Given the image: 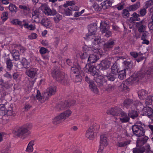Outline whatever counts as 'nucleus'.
<instances>
[{
    "label": "nucleus",
    "mask_w": 153,
    "mask_h": 153,
    "mask_svg": "<svg viewBox=\"0 0 153 153\" xmlns=\"http://www.w3.org/2000/svg\"><path fill=\"white\" fill-rule=\"evenodd\" d=\"M97 27L96 23L91 24L88 26V33L86 34L85 37L94 35L96 34L97 31Z\"/></svg>",
    "instance_id": "obj_15"
},
{
    "label": "nucleus",
    "mask_w": 153,
    "mask_h": 153,
    "mask_svg": "<svg viewBox=\"0 0 153 153\" xmlns=\"http://www.w3.org/2000/svg\"><path fill=\"white\" fill-rule=\"evenodd\" d=\"M140 7V3L139 2H137L135 4L130 6L128 8L129 11H134L136 10Z\"/></svg>",
    "instance_id": "obj_37"
},
{
    "label": "nucleus",
    "mask_w": 153,
    "mask_h": 153,
    "mask_svg": "<svg viewBox=\"0 0 153 153\" xmlns=\"http://www.w3.org/2000/svg\"><path fill=\"white\" fill-rule=\"evenodd\" d=\"M99 59V57L97 55V54H91L89 55L88 58L87 59L88 64H91V63H93L96 62Z\"/></svg>",
    "instance_id": "obj_23"
},
{
    "label": "nucleus",
    "mask_w": 153,
    "mask_h": 153,
    "mask_svg": "<svg viewBox=\"0 0 153 153\" xmlns=\"http://www.w3.org/2000/svg\"><path fill=\"white\" fill-rule=\"evenodd\" d=\"M137 138V146L143 147V146L145 144L149 139V137L146 136L143 137H140Z\"/></svg>",
    "instance_id": "obj_21"
},
{
    "label": "nucleus",
    "mask_w": 153,
    "mask_h": 153,
    "mask_svg": "<svg viewBox=\"0 0 153 153\" xmlns=\"http://www.w3.org/2000/svg\"><path fill=\"white\" fill-rule=\"evenodd\" d=\"M82 74H83L80 73V74H76L75 75V78L74 82H80L82 81V78L81 75Z\"/></svg>",
    "instance_id": "obj_48"
},
{
    "label": "nucleus",
    "mask_w": 153,
    "mask_h": 153,
    "mask_svg": "<svg viewBox=\"0 0 153 153\" xmlns=\"http://www.w3.org/2000/svg\"><path fill=\"white\" fill-rule=\"evenodd\" d=\"M109 23L107 21H102L100 23V31L102 33H104L105 31L109 30Z\"/></svg>",
    "instance_id": "obj_19"
},
{
    "label": "nucleus",
    "mask_w": 153,
    "mask_h": 153,
    "mask_svg": "<svg viewBox=\"0 0 153 153\" xmlns=\"http://www.w3.org/2000/svg\"><path fill=\"white\" fill-rule=\"evenodd\" d=\"M55 15H56V16L53 19L55 22L57 23L60 20L62 19V15H59L58 13H57V12L56 13V14Z\"/></svg>",
    "instance_id": "obj_50"
},
{
    "label": "nucleus",
    "mask_w": 153,
    "mask_h": 153,
    "mask_svg": "<svg viewBox=\"0 0 153 153\" xmlns=\"http://www.w3.org/2000/svg\"><path fill=\"white\" fill-rule=\"evenodd\" d=\"M130 142V141L129 140L123 142H120L118 143L117 145L119 147H123L129 144Z\"/></svg>",
    "instance_id": "obj_51"
},
{
    "label": "nucleus",
    "mask_w": 153,
    "mask_h": 153,
    "mask_svg": "<svg viewBox=\"0 0 153 153\" xmlns=\"http://www.w3.org/2000/svg\"><path fill=\"white\" fill-rule=\"evenodd\" d=\"M91 47H88L86 45L84 46L83 48V52L80 54V58L82 59H88L91 51Z\"/></svg>",
    "instance_id": "obj_12"
},
{
    "label": "nucleus",
    "mask_w": 153,
    "mask_h": 153,
    "mask_svg": "<svg viewBox=\"0 0 153 153\" xmlns=\"http://www.w3.org/2000/svg\"><path fill=\"white\" fill-rule=\"evenodd\" d=\"M146 145L145 147L137 146L133 149V153H143L144 152L146 153Z\"/></svg>",
    "instance_id": "obj_29"
},
{
    "label": "nucleus",
    "mask_w": 153,
    "mask_h": 153,
    "mask_svg": "<svg viewBox=\"0 0 153 153\" xmlns=\"http://www.w3.org/2000/svg\"><path fill=\"white\" fill-rule=\"evenodd\" d=\"M85 39L87 40H91L93 45H98L100 42L101 38L98 35H92L90 36L84 37Z\"/></svg>",
    "instance_id": "obj_14"
},
{
    "label": "nucleus",
    "mask_w": 153,
    "mask_h": 153,
    "mask_svg": "<svg viewBox=\"0 0 153 153\" xmlns=\"http://www.w3.org/2000/svg\"><path fill=\"white\" fill-rule=\"evenodd\" d=\"M149 2L148 3H146V8H144L141 9L140 11V16H144L146 14V8H147L149 4Z\"/></svg>",
    "instance_id": "obj_46"
},
{
    "label": "nucleus",
    "mask_w": 153,
    "mask_h": 153,
    "mask_svg": "<svg viewBox=\"0 0 153 153\" xmlns=\"http://www.w3.org/2000/svg\"><path fill=\"white\" fill-rule=\"evenodd\" d=\"M19 7L20 8L22 9L23 10L28 12L30 10V9L28 7L24 5H19Z\"/></svg>",
    "instance_id": "obj_56"
},
{
    "label": "nucleus",
    "mask_w": 153,
    "mask_h": 153,
    "mask_svg": "<svg viewBox=\"0 0 153 153\" xmlns=\"http://www.w3.org/2000/svg\"><path fill=\"white\" fill-rule=\"evenodd\" d=\"M97 77L95 79V82L97 84L98 86L101 89L104 88L106 85L107 80L104 77L102 76H96Z\"/></svg>",
    "instance_id": "obj_13"
},
{
    "label": "nucleus",
    "mask_w": 153,
    "mask_h": 153,
    "mask_svg": "<svg viewBox=\"0 0 153 153\" xmlns=\"http://www.w3.org/2000/svg\"><path fill=\"white\" fill-rule=\"evenodd\" d=\"M71 70V73L73 74H80V73L83 74L82 72H80L81 70L80 68L76 66L72 67Z\"/></svg>",
    "instance_id": "obj_39"
},
{
    "label": "nucleus",
    "mask_w": 153,
    "mask_h": 153,
    "mask_svg": "<svg viewBox=\"0 0 153 153\" xmlns=\"http://www.w3.org/2000/svg\"><path fill=\"white\" fill-rule=\"evenodd\" d=\"M100 146H105L108 145V140L107 136L106 135H102L100 136Z\"/></svg>",
    "instance_id": "obj_28"
},
{
    "label": "nucleus",
    "mask_w": 153,
    "mask_h": 153,
    "mask_svg": "<svg viewBox=\"0 0 153 153\" xmlns=\"http://www.w3.org/2000/svg\"><path fill=\"white\" fill-rule=\"evenodd\" d=\"M145 76H147L149 78L153 77V65L148 68L143 65L140 71L137 73L135 76L127 79L126 84L131 85L137 82L139 79Z\"/></svg>",
    "instance_id": "obj_1"
},
{
    "label": "nucleus",
    "mask_w": 153,
    "mask_h": 153,
    "mask_svg": "<svg viewBox=\"0 0 153 153\" xmlns=\"http://www.w3.org/2000/svg\"><path fill=\"white\" fill-rule=\"evenodd\" d=\"M105 34L104 35V36L107 37H109L111 36L112 34V33L111 31H110L109 30H106L105 31L104 33Z\"/></svg>",
    "instance_id": "obj_64"
},
{
    "label": "nucleus",
    "mask_w": 153,
    "mask_h": 153,
    "mask_svg": "<svg viewBox=\"0 0 153 153\" xmlns=\"http://www.w3.org/2000/svg\"><path fill=\"white\" fill-rule=\"evenodd\" d=\"M92 7L95 10L97 11L100 10L101 9V7L96 3H94L92 5Z\"/></svg>",
    "instance_id": "obj_60"
},
{
    "label": "nucleus",
    "mask_w": 153,
    "mask_h": 153,
    "mask_svg": "<svg viewBox=\"0 0 153 153\" xmlns=\"http://www.w3.org/2000/svg\"><path fill=\"white\" fill-rule=\"evenodd\" d=\"M51 74L55 80L62 84L67 85L68 82L67 76L61 72L58 67H53Z\"/></svg>",
    "instance_id": "obj_2"
},
{
    "label": "nucleus",
    "mask_w": 153,
    "mask_h": 153,
    "mask_svg": "<svg viewBox=\"0 0 153 153\" xmlns=\"http://www.w3.org/2000/svg\"><path fill=\"white\" fill-rule=\"evenodd\" d=\"M122 111V109L120 108L115 107L109 109L107 112L108 114H110L114 116H120Z\"/></svg>",
    "instance_id": "obj_16"
},
{
    "label": "nucleus",
    "mask_w": 153,
    "mask_h": 153,
    "mask_svg": "<svg viewBox=\"0 0 153 153\" xmlns=\"http://www.w3.org/2000/svg\"><path fill=\"white\" fill-rule=\"evenodd\" d=\"M34 142L33 140H31L29 143L26 150V152H30L33 151V146L34 145Z\"/></svg>",
    "instance_id": "obj_41"
},
{
    "label": "nucleus",
    "mask_w": 153,
    "mask_h": 153,
    "mask_svg": "<svg viewBox=\"0 0 153 153\" xmlns=\"http://www.w3.org/2000/svg\"><path fill=\"white\" fill-rule=\"evenodd\" d=\"M5 59L7 65V68L8 71L11 70L12 69L13 66L12 60L9 58H6Z\"/></svg>",
    "instance_id": "obj_36"
},
{
    "label": "nucleus",
    "mask_w": 153,
    "mask_h": 153,
    "mask_svg": "<svg viewBox=\"0 0 153 153\" xmlns=\"http://www.w3.org/2000/svg\"><path fill=\"white\" fill-rule=\"evenodd\" d=\"M23 23L22 26H24L25 28L29 29L30 30H33L35 29V28L32 24L29 25L28 23L26 22L25 20H23Z\"/></svg>",
    "instance_id": "obj_42"
},
{
    "label": "nucleus",
    "mask_w": 153,
    "mask_h": 153,
    "mask_svg": "<svg viewBox=\"0 0 153 153\" xmlns=\"http://www.w3.org/2000/svg\"><path fill=\"white\" fill-rule=\"evenodd\" d=\"M122 16L125 18H127L130 16L128 10L126 9H123L122 11Z\"/></svg>",
    "instance_id": "obj_47"
},
{
    "label": "nucleus",
    "mask_w": 153,
    "mask_h": 153,
    "mask_svg": "<svg viewBox=\"0 0 153 153\" xmlns=\"http://www.w3.org/2000/svg\"><path fill=\"white\" fill-rule=\"evenodd\" d=\"M85 71H86V69L89 72L90 74L94 76H97L99 74V71L96 69L95 66L91 65L90 64H87L84 68Z\"/></svg>",
    "instance_id": "obj_10"
},
{
    "label": "nucleus",
    "mask_w": 153,
    "mask_h": 153,
    "mask_svg": "<svg viewBox=\"0 0 153 153\" xmlns=\"http://www.w3.org/2000/svg\"><path fill=\"white\" fill-rule=\"evenodd\" d=\"M99 128V126L98 124L92 125L86 132V137L90 140H92L94 138V132L96 131V130H98Z\"/></svg>",
    "instance_id": "obj_8"
},
{
    "label": "nucleus",
    "mask_w": 153,
    "mask_h": 153,
    "mask_svg": "<svg viewBox=\"0 0 153 153\" xmlns=\"http://www.w3.org/2000/svg\"><path fill=\"white\" fill-rule=\"evenodd\" d=\"M47 51L49 52L47 49L44 47H41L39 50L40 53L41 54H45Z\"/></svg>",
    "instance_id": "obj_59"
},
{
    "label": "nucleus",
    "mask_w": 153,
    "mask_h": 153,
    "mask_svg": "<svg viewBox=\"0 0 153 153\" xmlns=\"http://www.w3.org/2000/svg\"><path fill=\"white\" fill-rule=\"evenodd\" d=\"M11 23L15 25H16L18 24L20 25L21 27H22V25L23 23V21L22 22L19 21L18 19H13L11 21Z\"/></svg>",
    "instance_id": "obj_49"
},
{
    "label": "nucleus",
    "mask_w": 153,
    "mask_h": 153,
    "mask_svg": "<svg viewBox=\"0 0 153 153\" xmlns=\"http://www.w3.org/2000/svg\"><path fill=\"white\" fill-rule=\"evenodd\" d=\"M71 114V111L70 110H67L56 117L53 121V123L55 125H56L61 122L62 120L65 119L70 116Z\"/></svg>",
    "instance_id": "obj_4"
},
{
    "label": "nucleus",
    "mask_w": 153,
    "mask_h": 153,
    "mask_svg": "<svg viewBox=\"0 0 153 153\" xmlns=\"http://www.w3.org/2000/svg\"><path fill=\"white\" fill-rule=\"evenodd\" d=\"M21 63L22 64L24 67L26 68H29L30 66L28 60L27 59L25 58H22L21 61Z\"/></svg>",
    "instance_id": "obj_38"
},
{
    "label": "nucleus",
    "mask_w": 153,
    "mask_h": 153,
    "mask_svg": "<svg viewBox=\"0 0 153 153\" xmlns=\"http://www.w3.org/2000/svg\"><path fill=\"white\" fill-rule=\"evenodd\" d=\"M146 99L145 102L146 104L150 105L152 104V100L151 96L150 95L148 97L146 96V99Z\"/></svg>",
    "instance_id": "obj_55"
},
{
    "label": "nucleus",
    "mask_w": 153,
    "mask_h": 153,
    "mask_svg": "<svg viewBox=\"0 0 153 153\" xmlns=\"http://www.w3.org/2000/svg\"><path fill=\"white\" fill-rule=\"evenodd\" d=\"M11 54L13 59L15 61H18L20 59V54L18 50L16 49L13 50L12 51Z\"/></svg>",
    "instance_id": "obj_32"
},
{
    "label": "nucleus",
    "mask_w": 153,
    "mask_h": 153,
    "mask_svg": "<svg viewBox=\"0 0 153 153\" xmlns=\"http://www.w3.org/2000/svg\"><path fill=\"white\" fill-rule=\"evenodd\" d=\"M75 2L74 1H68L66 2V4H64L63 6L64 7H66L68 6H72L73 5H75Z\"/></svg>",
    "instance_id": "obj_53"
},
{
    "label": "nucleus",
    "mask_w": 153,
    "mask_h": 153,
    "mask_svg": "<svg viewBox=\"0 0 153 153\" xmlns=\"http://www.w3.org/2000/svg\"><path fill=\"white\" fill-rule=\"evenodd\" d=\"M120 120L121 122L122 123H127L129 121L130 118L128 115V113L127 114L124 111H122L120 115Z\"/></svg>",
    "instance_id": "obj_22"
},
{
    "label": "nucleus",
    "mask_w": 153,
    "mask_h": 153,
    "mask_svg": "<svg viewBox=\"0 0 153 153\" xmlns=\"http://www.w3.org/2000/svg\"><path fill=\"white\" fill-rule=\"evenodd\" d=\"M115 88L114 85H108L106 88V90L108 91H110L114 89Z\"/></svg>",
    "instance_id": "obj_62"
},
{
    "label": "nucleus",
    "mask_w": 153,
    "mask_h": 153,
    "mask_svg": "<svg viewBox=\"0 0 153 153\" xmlns=\"http://www.w3.org/2000/svg\"><path fill=\"white\" fill-rule=\"evenodd\" d=\"M13 133L15 136L19 137L25 134H29L30 133V132L26 127L22 126L15 128L13 131Z\"/></svg>",
    "instance_id": "obj_5"
},
{
    "label": "nucleus",
    "mask_w": 153,
    "mask_h": 153,
    "mask_svg": "<svg viewBox=\"0 0 153 153\" xmlns=\"http://www.w3.org/2000/svg\"><path fill=\"white\" fill-rule=\"evenodd\" d=\"M75 103V100L65 101L64 102H62L60 104L56 106V108H59L58 110H63L65 107H70L73 106Z\"/></svg>",
    "instance_id": "obj_9"
},
{
    "label": "nucleus",
    "mask_w": 153,
    "mask_h": 153,
    "mask_svg": "<svg viewBox=\"0 0 153 153\" xmlns=\"http://www.w3.org/2000/svg\"><path fill=\"white\" fill-rule=\"evenodd\" d=\"M32 17L35 19L34 22L39 23L42 16L39 9H36L32 12Z\"/></svg>",
    "instance_id": "obj_18"
},
{
    "label": "nucleus",
    "mask_w": 153,
    "mask_h": 153,
    "mask_svg": "<svg viewBox=\"0 0 153 153\" xmlns=\"http://www.w3.org/2000/svg\"><path fill=\"white\" fill-rule=\"evenodd\" d=\"M112 3V1L105 0L102 3V5L104 9H107L111 6Z\"/></svg>",
    "instance_id": "obj_40"
},
{
    "label": "nucleus",
    "mask_w": 153,
    "mask_h": 153,
    "mask_svg": "<svg viewBox=\"0 0 153 153\" xmlns=\"http://www.w3.org/2000/svg\"><path fill=\"white\" fill-rule=\"evenodd\" d=\"M106 72V74L104 73L103 74L106 77L108 81H114L117 77V74L111 72L109 73H107V71Z\"/></svg>",
    "instance_id": "obj_24"
},
{
    "label": "nucleus",
    "mask_w": 153,
    "mask_h": 153,
    "mask_svg": "<svg viewBox=\"0 0 153 153\" xmlns=\"http://www.w3.org/2000/svg\"><path fill=\"white\" fill-rule=\"evenodd\" d=\"M146 27L145 25H141L138 27V30L139 32H144L146 30Z\"/></svg>",
    "instance_id": "obj_57"
},
{
    "label": "nucleus",
    "mask_w": 153,
    "mask_h": 153,
    "mask_svg": "<svg viewBox=\"0 0 153 153\" xmlns=\"http://www.w3.org/2000/svg\"><path fill=\"white\" fill-rule=\"evenodd\" d=\"M37 70L36 68H31L27 70L26 72V74L31 78H34L36 75Z\"/></svg>",
    "instance_id": "obj_25"
},
{
    "label": "nucleus",
    "mask_w": 153,
    "mask_h": 153,
    "mask_svg": "<svg viewBox=\"0 0 153 153\" xmlns=\"http://www.w3.org/2000/svg\"><path fill=\"white\" fill-rule=\"evenodd\" d=\"M110 60H102L100 63V68L102 70H106L110 67L111 63V58Z\"/></svg>",
    "instance_id": "obj_20"
},
{
    "label": "nucleus",
    "mask_w": 153,
    "mask_h": 153,
    "mask_svg": "<svg viewBox=\"0 0 153 153\" xmlns=\"http://www.w3.org/2000/svg\"><path fill=\"white\" fill-rule=\"evenodd\" d=\"M123 64L127 69H129L132 68V64L131 63V61L130 60L129 61L128 60L124 61L123 62Z\"/></svg>",
    "instance_id": "obj_44"
},
{
    "label": "nucleus",
    "mask_w": 153,
    "mask_h": 153,
    "mask_svg": "<svg viewBox=\"0 0 153 153\" xmlns=\"http://www.w3.org/2000/svg\"><path fill=\"white\" fill-rule=\"evenodd\" d=\"M143 115L147 116L151 120H153V110L150 107L144 108L142 111Z\"/></svg>",
    "instance_id": "obj_17"
},
{
    "label": "nucleus",
    "mask_w": 153,
    "mask_h": 153,
    "mask_svg": "<svg viewBox=\"0 0 153 153\" xmlns=\"http://www.w3.org/2000/svg\"><path fill=\"white\" fill-rule=\"evenodd\" d=\"M114 45V42L113 41L109 40L104 45L103 48L105 49L111 48Z\"/></svg>",
    "instance_id": "obj_35"
},
{
    "label": "nucleus",
    "mask_w": 153,
    "mask_h": 153,
    "mask_svg": "<svg viewBox=\"0 0 153 153\" xmlns=\"http://www.w3.org/2000/svg\"><path fill=\"white\" fill-rule=\"evenodd\" d=\"M89 86L90 89L95 94H98V93L99 90L94 82L89 84Z\"/></svg>",
    "instance_id": "obj_43"
},
{
    "label": "nucleus",
    "mask_w": 153,
    "mask_h": 153,
    "mask_svg": "<svg viewBox=\"0 0 153 153\" xmlns=\"http://www.w3.org/2000/svg\"><path fill=\"white\" fill-rule=\"evenodd\" d=\"M119 87H120L123 90H127L128 88V86L125 83H121Z\"/></svg>",
    "instance_id": "obj_63"
},
{
    "label": "nucleus",
    "mask_w": 153,
    "mask_h": 153,
    "mask_svg": "<svg viewBox=\"0 0 153 153\" xmlns=\"http://www.w3.org/2000/svg\"><path fill=\"white\" fill-rule=\"evenodd\" d=\"M132 129L133 134L137 137H141L144 135L145 130L140 126L133 125L132 127Z\"/></svg>",
    "instance_id": "obj_6"
},
{
    "label": "nucleus",
    "mask_w": 153,
    "mask_h": 153,
    "mask_svg": "<svg viewBox=\"0 0 153 153\" xmlns=\"http://www.w3.org/2000/svg\"><path fill=\"white\" fill-rule=\"evenodd\" d=\"M131 16L134 17L136 21L140 20V18H139L140 16L139 14H137V13L135 12Z\"/></svg>",
    "instance_id": "obj_58"
},
{
    "label": "nucleus",
    "mask_w": 153,
    "mask_h": 153,
    "mask_svg": "<svg viewBox=\"0 0 153 153\" xmlns=\"http://www.w3.org/2000/svg\"><path fill=\"white\" fill-rule=\"evenodd\" d=\"M128 115L130 118L134 119L138 117V113L137 111L135 110H129L128 111Z\"/></svg>",
    "instance_id": "obj_31"
},
{
    "label": "nucleus",
    "mask_w": 153,
    "mask_h": 153,
    "mask_svg": "<svg viewBox=\"0 0 153 153\" xmlns=\"http://www.w3.org/2000/svg\"><path fill=\"white\" fill-rule=\"evenodd\" d=\"M56 87L55 86L50 87L42 94V96L41 95L40 91L37 90L36 98L39 101H44L47 100L49 97L55 94L56 92Z\"/></svg>",
    "instance_id": "obj_3"
},
{
    "label": "nucleus",
    "mask_w": 153,
    "mask_h": 153,
    "mask_svg": "<svg viewBox=\"0 0 153 153\" xmlns=\"http://www.w3.org/2000/svg\"><path fill=\"white\" fill-rule=\"evenodd\" d=\"M40 22L41 25L46 28H50L51 26V24L50 21L46 17L42 18L41 21L40 20Z\"/></svg>",
    "instance_id": "obj_26"
},
{
    "label": "nucleus",
    "mask_w": 153,
    "mask_h": 153,
    "mask_svg": "<svg viewBox=\"0 0 153 153\" xmlns=\"http://www.w3.org/2000/svg\"><path fill=\"white\" fill-rule=\"evenodd\" d=\"M91 52H93L94 53V54H97V55L99 56H100L101 54L100 51H101V50L100 49H98L97 48H94L92 50L91 48Z\"/></svg>",
    "instance_id": "obj_54"
},
{
    "label": "nucleus",
    "mask_w": 153,
    "mask_h": 153,
    "mask_svg": "<svg viewBox=\"0 0 153 153\" xmlns=\"http://www.w3.org/2000/svg\"><path fill=\"white\" fill-rule=\"evenodd\" d=\"M59 13L67 16H69L72 15V12L69 8H61L59 10Z\"/></svg>",
    "instance_id": "obj_27"
},
{
    "label": "nucleus",
    "mask_w": 153,
    "mask_h": 153,
    "mask_svg": "<svg viewBox=\"0 0 153 153\" xmlns=\"http://www.w3.org/2000/svg\"><path fill=\"white\" fill-rule=\"evenodd\" d=\"M133 101L131 99H126L123 102V106L128 108L134 105Z\"/></svg>",
    "instance_id": "obj_30"
},
{
    "label": "nucleus",
    "mask_w": 153,
    "mask_h": 153,
    "mask_svg": "<svg viewBox=\"0 0 153 153\" xmlns=\"http://www.w3.org/2000/svg\"><path fill=\"white\" fill-rule=\"evenodd\" d=\"M118 57L114 56L111 58V63L113 64L111 67V72L117 74L119 70L117 66Z\"/></svg>",
    "instance_id": "obj_11"
},
{
    "label": "nucleus",
    "mask_w": 153,
    "mask_h": 153,
    "mask_svg": "<svg viewBox=\"0 0 153 153\" xmlns=\"http://www.w3.org/2000/svg\"><path fill=\"white\" fill-rule=\"evenodd\" d=\"M147 92L146 91L143 89H142L139 91L138 93V97L139 98L143 100L146 99L147 95Z\"/></svg>",
    "instance_id": "obj_33"
},
{
    "label": "nucleus",
    "mask_w": 153,
    "mask_h": 153,
    "mask_svg": "<svg viewBox=\"0 0 153 153\" xmlns=\"http://www.w3.org/2000/svg\"><path fill=\"white\" fill-rule=\"evenodd\" d=\"M117 73H118V78L120 80H123L126 78V69L121 71L119 70Z\"/></svg>",
    "instance_id": "obj_34"
},
{
    "label": "nucleus",
    "mask_w": 153,
    "mask_h": 153,
    "mask_svg": "<svg viewBox=\"0 0 153 153\" xmlns=\"http://www.w3.org/2000/svg\"><path fill=\"white\" fill-rule=\"evenodd\" d=\"M85 77V80L86 82L89 84H92L94 82L92 79H91L89 77L87 76H84Z\"/></svg>",
    "instance_id": "obj_61"
},
{
    "label": "nucleus",
    "mask_w": 153,
    "mask_h": 153,
    "mask_svg": "<svg viewBox=\"0 0 153 153\" xmlns=\"http://www.w3.org/2000/svg\"><path fill=\"white\" fill-rule=\"evenodd\" d=\"M1 18L4 22L6 21L8 18V14L7 12H3Z\"/></svg>",
    "instance_id": "obj_52"
},
{
    "label": "nucleus",
    "mask_w": 153,
    "mask_h": 153,
    "mask_svg": "<svg viewBox=\"0 0 153 153\" xmlns=\"http://www.w3.org/2000/svg\"><path fill=\"white\" fill-rule=\"evenodd\" d=\"M39 9L42 12L47 16H54L56 14L57 12L54 9L51 10L48 6L46 4L42 5Z\"/></svg>",
    "instance_id": "obj_7"
},
{
    "label": "nucleus",
    "mask_w": 153,
    "mask_h": 153,
    "mask_svg": "<svg viewBox=\"0 0 153 153\" xmlns=\"http://www.w3.org/2000/svg\"><path fill=\"white\" fill-rule=\"evenodd\" d=\"M9 9L10 11L14 12L15 13H16L19 10L18 8L13 4H10L9 6Z\"/></svg>",
    "instance_id": "obj_45"
}]
</instances>
